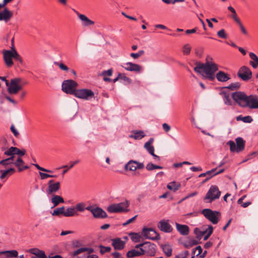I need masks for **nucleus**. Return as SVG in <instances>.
<instances>
[{
	"label": "nucleus",
	"mask_w": 258,
	"mask_h": 258,
	"mask_svg": "<svg viewBox=\"0 0 258 258\" xmlns=\"http://www.w3.org/2000/svg\"><path fill=\"white\" fill-rule=\"evenodd\" d=\"M241 120L245 123H251L253 119L250 116L248 115L241 117Z\"/></svg>",
	"instance_id": "obj_53"
},
{
	"label": "nucleus",
	"mask_w": 258,
	"mask_h": 258,
	"mask_svg": "<svg viewBox=\"0 0 258 258\" xmlns=\"http://www.w3.org/2000/svg\"><path fill=\"white\" fill-rule=\"evenodd\" d=\"M189 255V252L187 250H185L183 252L180 253V254L175 255L174 258H186V257Z\"/></svg>",
	"instance_id": "obj_51"
},
{
	"label": "nucleus",
	"mask_w": 258,
	"mask_h": 258,
	"mask_svg": "<svg viewBox=\"0 0 258 258\" xmlns=\"http://www.w3.org/2000/svg\"><path fill=\"white\" fill-rule=\"evenodd\" d=\"M13 58L18 61L20 62V63L22 64L23 63V59L21 57V56L19 54L17 50L15 49L14 50V56Z\"/></svg>",
	"instance_id": "obj_49"
},
{
	"label": "nucleus",
	"mask_w": 258,
	"mask_h": 258,
	"mask_svg": "<svg viewBox=\"0 0 258 258\" xmlns=\"http://www.w3.org/2000/svg\"><path fill=\"white\" fill-rule=\"evenodd\" d=\"M14 156H10V157L3 159L0 161V165H3L4 166H6L12 163H13L12 161L14 160Z\"/></svg>",
	"instance_id": "obj_42"
},
{
	"label": "nucleus",
	"mask_w": 258,
	"mask_h": 258,
	"mask_svg": "<svg viewBox=\"0 0 258 258\" xmlns=\"http://www.w3.org/2000/svg\"><path fill=\"white\" fill-rule=\"evenodd\" d=\"M60 188V183L51 179L47 183L46 192L48 195H55Z\"/></svg>",
	"instance_id": "obj_11"
},
{
	"label": "nucleus",
	"mask_w": 258,
	"mask_h": 258,
	"mask_svg": "<svg viewBox=\"0 0 258 258\" xmlns=\"http://www.w3.org/2000/svg\"><path fill=\"white\" fill-rule=\"evenodd\" d=\"M142 232L144 236L147 238L152 240L159 239L160 237L159 235L151 228L144 227L142 230Z\"/></svg>",
	"instance_id": "obj_13"
},
{
	"label": "nucleus",
	"mask_w": 258,
	"mask_h": 258,
	"mask_svg": "<svg viewBox=\"0 0 258 258\" xmlns=\"http://www.w3.org/2000/svg\"><path fill=\"white\" fill-rule=\"evenodd\" d=\"M5 258H16L18 256V252L16 250L3 251Z\"/></svg>",
	"instance_id": "obj_33"
},
{
	"label": "nucleus",
	"mask_w": 258,
	"mask_h": 258,
	"mask_svg": "<svg viewBox=\"0 0 258 258\" xmlns=\"http://www.w3.org/2000/svg\"><path fill=\"white\" fill-rule=\"evenodd\" d=\"M250 58L253 60L249 62V64L254 68L256 69L258 67V57L256 55L253 53L250 52L249 54Z\"/></svg>",
	"instance_id": "obj_32"
},
{
	"label": "nucleus",
	"mask_w": 258,
	"mask_h": 258,
	"mask_svg": "<svg viewBox=\"0 0 258 258\" xmlns=\"http://www.w3.org/2000/svg\"><path fill=\"white\" fill-rule=\"evenodd\" d=\"M31 251L32 253L34 254L35 256L37 257H38L40 255H41L42 253H44V251L36 249H31Z\"/></svg>",
	"instance_id": "obj_52"
},
{
	"label": "nucleus",
	"mask_w": 258,
	"mask_h": 258,
	"mask_svg": "<svg viewBox=\"0 0 258 258\" xmlns=\"http://www.w3.org/2000/svg\"><path fill=\"white\" fill-rule=\"evenodd\" d=\"M216 170H217V168H215L212 169L211 170L208 171H207L206 172V175H208L210 176L209 178H207L206 179V181L208 180L211 177H213L214 176L213 174L215 173V171H216Z\"/></svg>",
	"instance_id": "obj_55"
},
{
	"label": "nucleus",
	"mask_w": 258,
	"mask_h": 258,
	"mask_svg": "<svg viewBox=\"0 0 258 258\" xmlns=\"http://www.w3.org/2000/svg\"><path fill=\"white\" fill-rule=\"evenodd\" d=\"M155 165H154V164L152 163H149L147 165H146V169L147 170H148V171H151V170H153L154 169H155Z\"/></svg>",
	"instance_id": "obj_61"
},
{
	"label": "nucleus",
	"mask_w": 258,
	"mask_h": 258,
	"mask_svg": "<svg viewBox=\"0 0 258 258\" xmlns=\"http://www.w3.org/2000/svg\"><path fill=\"white\" fill-rule=\"evenodd\" d=\"M157 227L161 231L166 233H170L173 229L168 221L164 219L161 220L158 222Z\"/></svg>",
	"instance_id": "obj_15"
},
{
	"label": "nucleus",
	"mask_w": 258,
	"mask_h": 258,
	"mask_svg": "<svg viewBox=\"0 0 258 258\" xmlns=\"http://www.w3.org/2000/svg\"><path fill=\"white\" fill-rule=\"evenodd\" d=\"M180 186V183L178 182H176L175 181L169 182L167 185V187L168 189L172 190L174 192L178 190Z\"/></svg>",
	"instance_id": "obj_34"
},
{
	"label": "nucleus",
	"mask_w": 258,
	"mask_h": 258,
	"mask_svg": "<svg viewBox=\"0 0 258 258\" xmlns=\"http://www.w3.org/2000/svg\"><path fill=\"white\" fill-rule=\"evenodd\" d=\"M123 68L127 71L131 72H135L140 73L142 71V67L139 64L128 62L124 63Z\"/></svg>",
	"instance_id": "obj_16"
},
{
	"label": "nucleus",
	"mask_w": 258,
	"mask_h": 258,
	"mask_svg": "<svg viewBox=\"0 0 258 258\" xmlns=\"http://www.w3.org/2000/svg\"><path fill=\"white\" fill-rule=\"evenodd\" d=\"M64 207L57 208L55 209L52 213V215L53 216L60 217L62 215L64 216Z\"/></svg>",
	"instance_id": "obj_38"
},
{
	"label": "nucleus",
	"mask_w": 258,
	"mask_h": 258,
	"mask_svg": "<svg viewBox=\"0 0 258 258\" xmlns=\"http://www.w3.org/2000/svg\"><path fill=\"white\" fill-rule=\"evenodd\" d=\"M26 153L25 150H20L17 147H11L8 152H6V156H12L14 155H18L20 156H24Z\"/></svg>",
	"instance_id": "obj_19"
},
{
	"label": "nucleus",
	"mask_w": 258,
	"mask_h": 258,
	"mask_svg": "<svg viewBox=\"0 0 258 258\" xmlns=\"http://www.w3.org/2000/svg\"><path fill=\"white\" fill-rule=\"evenodd\" d=\"M74 96L78 98L88 100L94 97V93L88 89H77Z\"/></svg>",
	"instance_id": "obj_10"
},
{
	"label": "nucleus",
	"mask_w": 258,
	"mask_h": 258,
	"mask_svg": "<svg viewBox=\"0 0 258 258\" xmlns=\"http://www.w3.org/2000/svg\"><path fill=\"white\" fill-rule=\"evenodd\" d=\"M16 171L15 169L14 168H10L5 170H1V175L0 176L1 179L7 178L9 176L12 175Z\"/></svg>",
	"instance_id": "obj_28"
},
{
	"label": "nucleus",
	"mask_w": 258,
	"mask_h": 258,
	"mask_svg": "<svg viewBox=\"0 0 258 258\" xmlns=\"http://www.w3.org/2000/svg\"><path fill=\"white\" fill-rule=\"evenodd\" d=\"M22 79L20 78H15L11 80L8 87V92L10 94H17L22 89L21 84Z\"/></svg>",
	"instance_id": "obj_6"
},
{
	"label": "nucleus",
	"mask_w": 258,
	"mask_h": 258,
	"mask_svg": "<svg viewBox=\"0 0 258 258\" xmlns=\"http://www.w3.org/2000/svg\"><path fill=\"white\" fill-rule=\"evenodd\" d=\"M216 77L217 80L221 82H226L230 79L229 75L223 71H219Z\"/></svg>",
	"instance_id": "obj_27"
},
{
	"label": "nucleus",
	"mask_w": 258,
	"mask_h": 258,
	"mask_svg": "<svg viewBox=\"0 0 258 258\" xmlns=\"http://www.w3.org/2000/svg\"><path fill=\"white\" fill-rule=\"evenodd\" d=\"M16 167L18 168L19 172H22L24 169H27L29 167L27 165H24V161L22 160L21 157H18L16 161L13 163Z\"/></svg>",
	"instance_id": "obj_24"
},
{
	"label": "nucleus",
	"mask_w": 258,
	"mask_h": 258,
	"mask_svg": "<svg viewBox=\"0 0 258 258\" xmlns=\"http://www.w3.org/2000/svg\"><path fill=\"white\" fill-rule=\"evenodd\" d=\"M92 214L96 218H105L107 217L106 213L99 207L94 208L93 211H92Z\"/></svg>",
	"instance_id": "obj_22"
},
{
	"label": "nucleus",
	"mask_w": 258,
	"mask_h": 258,
	"mask_svg": "<svg viewBox=\"0 0 258 258\" xmlns=\"http://www.w3.org/2000/svg\"><path fill=\"white\" fill-rule=\"evenodd\" d=\"M9 144L6 138L3 136L0 137V150L6 155V152L10 149Z\"/></svg>",
	"instance_id": "obj_21"
},
{
	"label": "nucleus",
	"mask_w": 258,
	"mask_h": 258,
	"mask_svg": "<svg viewBox=\"0 0 258 258\" xmlns=\"http://www.w3.org/2000/svg\"><path fill=\"white\" fill-rule=\"evenodd\" d=\"M162 127L164 131L166 133L168 132L171 129L170 126L166 123H164L162 124Z\"/></svg>",
	"instance_id": "obj_63"
},
{
	"label": "nucleus",
	"mask_w": 258,
	"mask_h": 258,
	"mask_svg": "<svg viewBox=\"0 0 258 258\" xmlns=\"http://www.w3.org/2000/svg\"><path fill=\"white\" fill-rule=\"evenodd\" d=\"M231 97L238 105L243 108L247 107L248 105V96L244 92L236 91L233 93Z\"/></svg>",
	"instance_id": "obj_2"
},
{
	"label": "nucleus",
	"mask_w": 258,
	"mask_h": 258,
	"mask_svg": "<svg viewBox=\"0 0 258 258\" xmlns=\"http://www.w3.org/2000/svg\"><path fill=\"white\" fill-rule=\"evenodd\" d=\"M162 249L167 256L169 257L171 256L172 248L171 245L169 244L163 245H162Z\"/></svg>",
	"instance_id": "obj_35"
},
{
	"label": "nucleus",
	"mask_w": 258,
	"mask_h": 258,
	"mask_svg": "<svg viewBox=\"0 0 258 258\" xmlns=\"http://www.w3.org/2000/svg\"><path fill=\"white\" fill-rule=\"evenodd\" d=\"M202 214L211 221L213 224H216L219 221V218L221 216L219 212L212 211L210 209H205L202 211Z\"/></svg>",
	"instance_id": "obj_7"
},
{
	"label": "nucleus",
	"mask_w": 258,
	"mask_h": 258,
	"mask_svg": "<svg viewBox=\"0 0 258 258\" xmlns=\"http://www.w3.org/2000/svg\"><path fill=\"white\" fill-rule=\"evenodd\" d=\"M137 217V215H136L134 217H133V218L128 219V220L126 221V222L122 224V225L123 226H126V225H127L132 223L136 219Z\"/></svg>",
	"instance_id": "obj_62"
},
{
	"label": "nucleus",
	"mask_w": 258,
	"mask_h": 258,
	"mask_svg": "<svg viewBox=\"0 0 258 258\" xmlns=\"http://www.w3.org/2000/svg\"><path fill=\"white\" fill-rule=\"evenodd\" d=\"M237 24L239 25L240 28V30H241V31L242 32V33L245 35H247L248 34V32L247 31H246V30L245 29V28H244V26L243 25L242 23H241V22H240V23H237Z\"/></svg>",
	"instance_id": "obj_57"
},
{
	"label": "nucleus",
	"mask_w": 258,
	"mask_h": 258,
	"mask_svg": "<svg viewBox=\"0 0 258 258\" xmlns=\"http://www.w3.org/2000/svg\"><path fill=\"white\" fill-rule=\"evenodd\" d=\"M207 230V234L204 236V240H207L209 237L211 236V235L212 234L213 231V228L212 226H209L208 228L206 229Z\"/></svg>",
	"instance_id": "obj_47"
},
{
	"label": "nucleus",
	"mask_w": 258,
	"mask_h": 258,
	"mask_svg": "<svg viewBox=\"0 0 258 258\" xmlns=\"http://www.w3.org/2000/svg\"><path fill=\"white\" fill-rule=\"evenodd\" d=\"M203 252V249L201 246H197L195 249H193L192 251V254L193 255L191 256V258H194L195 255L197 256H199L200 257V255H201Z\"/></svg>",
	"instance_id": "obj_40"
},
{
	"label": "nucleus",
	"mask_w": 258,
	"mask_h": 258,
	"mask_svg": "<svg viewBox=\"0 0 258 258\" xmlns=\"http://www.w3.org/2000/svg\"><path fill=\"white\" fill-rule=\"evenodd\" d=\"M223 101L224 104L227 105H232V102L228 94L225 93L223 96Z\"/></svg>",
	"instance_id": "obj_45"
},
{
	"label": "nucleus",
	"mask_w": 258,
	"mask_h": 258,
	"mask_svg": "<svg viewBox=\"0 0 258 258\" xmlns=\"http://www.w3.org/2000/svg\"><path fill=\"white\" fill-rule=\"evenodd\" d=\"M55 64L58 66L59 68L63 71H67L69 70V68L62 63L55 62Z\"/></svg>",
	"instance_id": "obj_54"
},
{
	"label": "nucleus",
	"mask_w": 258,
	"mask_h": 258,
	"mask_svg": "<svg viewBox=\"0 0 258 258\" xmlns=\"http://www.w3.org/2000/svg\"><path fill=\"white\" fill-rule=\"evenodd\" d=\"M120 80L124 81V82H128V83H131V79H130L129 78L127 77L126 76H125L124 74H121V76L120 77Z\"/></svg>",
	"instance_id": "obj_60"
},
{
	"label": "nucleus",
	"mask_w": 258,
	"mask_h": 258,
	"mask_svg": "<svg viewBox=\"0 0 258 258\" xmlns=\"http://www.w3.org/2000/svg\"><path fill=\"white\" fill-rule=\"evenodd\" d=\"M156 245L155 244L148 242L146 244L145 249L143 250V252L144 254H147L148 255L153 256L156 253Z\"/></svg>",
	"instance_id": "obj_17"
},
{
	"label": "nucleus",
	"mask_w": 258,
	"mask_h": 258,
	"mask_svg": "<svg viewBox=\"0 0 258 258\" xmlns=\"http://www.w3.org/2000/svg\"><path fill=\"white\" fill-rule=\"evenodd\" d=\"M221 192L216 185H212L206 194L204 201L205 203H211L215 200L219 198Z\"/></svg>",
	"instance_id": "obj_5"
},
{
	"label": "nucleus",
	"mask_w": 258,
	"mask_h": 258,
	"mask_svg": "<svg viewBox=\"0 0 258 258\" xmlns=\"http://www.w3.org/2000/svg\"><path fill=\"white\" fill-rule=\"evenodd\" d=\"M153 142L154 139L150 138L149 140L144 145V148L150 154H153V152H154V147L152 146V144L153 143Z\"/></svg>",
	"instance_id": "obj_31"
},
{
	"label": "nucleus",
	"mask_w": 258,
	"mask_h": 258,
	"mask_svg": "<svg viewBox=\"0 0 258 258\" xmlns=\"http://www.w3.org/2000/svg\"><path fill=\"white\" fill-rule=\"evenodd\" d=\"M39 175L41 179H45L49 177V174L39 172Z\"/></svg>",
	"instance_id": "obj_64"
},
{
	"label": "nucleus",
	"mask_w": 258,
	"mask_h": 258,
	"mask_svg": "<svg viewBox=\"0 0 258 258\" xmlns=\"http://www.w3.org/2000/svg\"><path fill=\"white\" fill-rule=\"evenodd\" d=\"M137 164V161L131 160L129 161L125 165L124 169L126 170L134 171L137 170V168H136Z\"/></svg>",
	"instance_id": "obj_29"
},
{
	"label": "nucleus",
	"mask_w": 258,
	"mask_h": 258,
	"mask_svg": "<svg viewBox=\"0 0 258 258\" xmlns=\"http://www.w3.org/2000/svg\"><path fill=\"white\" fill-rule=\"evenodd\" d=\"M194 70L196 73L202 75L204 79L212 81L215 79V73L218 71V66L215 62H197Z\"/></svg>",
	"instance_id": "obj_1"
},
{
	"label": "nucleus",
	"mask_w": 258,
	"mask_h": 258,
	"mask_svg": "<svg viewBox=\"0 0 258 258\" xmlns=\"http://www.w3.org/2000/svg\"><path fill=\"white\" fill-rule=\"evenodd\" d=\"M112 258H123L121 254L117 251H114L111 254Z\"/></svg>",
	"instance_id": "obj_58"
},
{
	"label": "nucleus",
	"mask_w": 258,
	"mask_h": 258,
	"mask_svg": "<svg viewBox=\"0 0 258 258\" xmlns=\"http://www.w3.org/2000/svg\"><path fill=\"white\" fill-rule=\"evenodd\" d=\"M111 245L116 250L123 249L125 245V241L121 240L120 238L116 237L111 239Z\"/></svg>",
	"instance_id": "obj_14"
},
{
	"label": "nucleus",
	"mask_w": 258,
	"mask_h": 258,
	"mask_svg": "<svg viewBox=\"0 0 258 258\" xmlns=\"http://www.w3.org/2000/svg\"><path fill=\"white\" fill-rule=\"evenodd\" d=\"M248 98V104L247 107L250 109H258V97L256 95H250Z\"/></svg>",
	"instance_id": "obj_20"
},
{
	"label": "nucleus",
	"mask_w": 258,
	"mask_h": 258,
	"mask_svg": "<svg viewBox=\"0 0 258 258\" xmlns=\"http://www.w3.org/2000/svg\"><path fill=\"white\" fill-rule=\"evenodd\" d=\"M99 247L100 248V252L101 254L109 252L111 250V248L110 246H105L103 245H100Z\"/></svg>",
	"instance_id": "obj_44"
},
{
	"label": "nucleus",
	"mask_w": 258,
	"mask_h": 258,
	"mask_svg": "<svg viewBox=\"0 0 258 258\" xmlns=\"http://www.w3.org/2000/svg\"><path fill=\"white\" fill-rule=\"evenodd\" d=\"M237 76L243 81H247L252 77V72L246 66L241 67L238 71Z\"/></svg>",
	"instance_id": "obj_12"
},
{
	"label": "nucleus",
	"mask_w": 258,
	"mask_h": 258,
	"mask_svg": "<svg viewBox=\"0 0 258 258\" xmlns=\"http://www.w3.org/2000/svg\"><path fill=\"white\" fill-rule=\"evenodd\" d=\"M73 10L76 13L79 18L82 21L83 26L88 27L95 24L94 21L90 20L86 15L80 14L75 9H73Z\"/></svg>",
	"instance_id": "obj_18"
},
{
	"label": "nucleus",
	"mask_w": 258,
	"mask_h": 258,
	"mask_svg": "<svg viewBox=\"0 0 258 258\" xmlns=\"http://www.w3.org/2000/svg\"><path fill=\"white\" fill-rule=\"evenodd\" d=\"M130 205V203L128 201H125L124 202H121L118 204H114L110 205L107 208V211L111 213H121L127 212L129 209H127Z\"/></svg>",
	"instance_id": "obj_3"
},
{
	"label": "nucleus",
	"mask_w": 258,
	"mask_h": 258,
	"mask_svg": "<svg viewBox=\"0 0 258 258\" xmlns=\"http://www.w3.org/2000/svg\"><path fill=\"white\" fill-rule=\"evenodd\" d=\"M175 226L177 230L181 235L184 236L188 235L189 233V228L187 225L176 223Z\"/></svg>",
	"instance_id": "obj_23"
},
{
	"label": "nucleus",
	"mask_w": 258,
	"mask_h": 258,
	"mask_svg": "<svg viewBox=\"0 0 258 258\" xmlns=\"http://www.w3.org/2000/svg\"><path fill=\"white\" fill-rule=\"evenodd\" d=\"M51 202L53 205V207L57 206L60 203L64 202L63 199L61 196L55 195H53Z\"/></svg>",
	"instance_id": "obj_30"
},
{
	"label": "nucleus",
	"mask_w": 258,
	"mask_h": 258,
	"mask_svg": "<svg viewBox=\"0 0 258 258\" xmlns=\"http://www.w3.org/2000/svg\"><path fill=\"white\" fill-rule=\"evenodd\" d=\"M182 51L184 54L188 55L190 53L191 51V47L189 45L186 44L183 46Z\"/></svg>",
	"instance_id": "obj_48"
},
{
	"label": "nucleus",
	"mask_w": 258,
	"mask_h": 258,
	"mask_svg": "<svg viewBox=\"0 0 258 258\" xmlns=\"http://www.w3.org/2000/svg\"><path fill=\"white\" fill-rule=\"evenodd\" d=\"M14 38L12 40V43H13ZM14 50L15 48L13 44H12V50H4L3 51L4 61L7 67L10 68L14 64L13 58L14 56Z\"/></svg>",
	"instance_id": "obj_8"
},
{
	"label": "nucleus",
	"mask_w": 258,
	"mask_h": 258,
	"mask_svg": "<svg viewBox=\"0 0 258 258\" xmlns=\"http://www.w3.org/2000/svg\"><path fill=\"white\" fill-rule=\"evenodd\" d=\"M78 84L72 80H65L62 84V90L67 94L75 95Z\"/></svg>",
	"instance_id": "obj_9"
},
{
	"label": "nucleus",
	"mask_w": 258,
	"mask_h": 258,
	"mask_svg": "<svg viewBox=\"0 0 258 258\" xmlns=\"http://www.w3.org/2000/svg\"><path fill=\"white\" fill-rule=\"evenodd\" d=\"M235 143L233 141H229L227 142V145L230 147V150L231 152L239 153L242 151L245 148V141L241 138L238 137L235 139Z\"/></svg>",
	"instance_id": "obj_4"
},
{
	"label": "nucleus",
	"mask_w": 258,
	"mask_h": 258,
	"mask_svg": "<svg viewBox=\"0 0 258 258\" xmlns=\"http://www.w3.org/2000/svg\"><path fill=\"white\" fill-rule=\"evenodd\" d=\"M12 16V12L7 8H5L2 12H0V21L4 20L5 22H8Z\"/></svg>",
	"instance_id": "obj_25"
},
{
	"label": "nucleus",
	"mask_w": 258,
	"mask_h": 258,
	"mask_svg": "<svg viewBox=\"0 0 258 258\" xmlns=\"http://www.w3.org/2000/svg\"><path fill=\"white\" fill-rule=\"evenodd\" d=\"M131 240L134 242H139L141 239V235L139 233L131 232L128 234Z\"/></svg>",
	"instance_id": "obj_37"
},
{
	"label": "nucleus",
	"mask_w": 258,
	"mask_h": 258,
	"mask_svg": "<svg viewBox=\"0 0 258 258\" xmlns=\"http://www.w3.org/2000/svg\"><path fill=\"white\" fill-rule=\"evenodd\" d=\"M207 232L206 229L205 230L202 231L198 228H196L194 229V233L197 235L198 239H200L203 236H204Z\"/></svg>",
	"instance_id": "obj_41"
},
{
	"label": "nucleus",
	"mask_w": 258,
	"mask_h": 258,
	"mask_svg": "<svg viewBox=\"0 0 258 258\" xmlns=\"http://www.w3.org/2000/svg\"><path fill=\"white\" fill-rule=\"evenodd\" d=\"M86 204L84 203H79L76 204L75 210L76 211L83 212L85 210Z\"/></svg>",
	"instance_id": "obj_43"
},
{
	"label": "nucleus",
	"mask_w": 258,
	"mask_h": 258,
	"mask_svg": "<svg viewBox=\"0 0 258 258\" xmlns=\"http://www.w3.org/2000/svg\"><path fill=\"white\" fill-rule=\"evenodd\" d=\"M240 84L239 82L233 83L230 84L226 88L231 90H235L238 89L240 88Z\"/></svg>",
	"instance_id": "obj_46"
},
{
	"label": "nucleus",
	"mask_w": 258,
	"mask_h": 258,
	"mask_svg": "<svg viewBox=\"0 0 258 258\" xmlns=\"http://www.w3.org/2000/svg\"><path fill=\"white\" fill-rule=\"evenodd\" d=\"M143 250L142 249L140 250H136V249H133L131 250H129L126 253V256L128 258H133L135 256H139L144 255V252H143Z\"/></svg>",
	"instance_id": "obj_26"
},
{
	"label": "nucleus",
	"mask_w": 258,
	"mask_h": 258,
	"mask_svg": "<svg viewBox=\"0 0 258 258\" xmlns=\"http://www.w3.org/2000/svg\"><path fill=\"white\" fill-rule=\"evenodd\" d=\"M217 35L221 38L226 39L227 37L224 29H221L217 32Z\"/></svg>",
	"instance_id": "obj_50"
},
{
	"label": "nucleus",
	"mask_w": 258,
	"mask_h": 258,
	"mask_svg": "<svg viewBox=\"0 0 258 258\" xmlns=\"http://www.w3.org/2000/svg\"><path fill=\"white\" fill-rule=\"evenodd\" d=\"M11 131H12V132L13 133V134L14 135V136L16 137H18V136L19 135V132L15 128V126L14 125H12L11 126Z\"/></svg>",
	"instance_id": "obj_59"
},
{
	"label": "nucleus",
	"mask_w": 258,
	"mask_h": 258,
	"mask_svg": "<svg viewBox=\"0 0 258 258\" xmlns=\"http://www.w3.org/2000/svg\"><path fill=\"white\" fill-rule=\"evenodd\" d=\"M134 133V135L131 136V137L136 140L141 139L145 136V134L142 131H135Z\"/></svg>",
	"instance_id": "obj_39"
},
{
	"label": "nucleus",
	"mask_w": 258,
	"mask_h": 258,
	"mask_svg": "<svg viewBox=\"0 0 258 258\" xmlns=\"http://www.w3.org/2000/svg\"><path fill=\"white\" fill-rule=\"evenodd\" d=\"M112 72H113L112 70L111 69H110L107 71H103L101 73V75L103 76H111L112 75Z\"/></svg>",
	"instance_id": "obj_56"
},
{
	"label": "nucleus",
	"mask_w": 258,
	"mask_h": 258,
	"mask_svg": "<svg viewBox=\"0 0 258 258\" xmlns=\"http://www.w3.org/2000/svg\"><path fill=\"white\" fill-rule=\"evenodd\" d=\"M76 214L75 208L73 207H71L64 210V216L65 217H73Z\"/></svg>",
	"instance_id": "obj_36"
}]
</instances>
